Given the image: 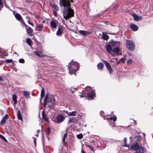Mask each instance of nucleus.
I'll return each mask as SVG.
<instances>
[{
  "mask_svg": "<svg viewBox=\"0 0 153 153\" xmlns=\"http://www.w3.org/2000/svg\"><path fill=\"white\" fill-rule=\"evenodd\" d=\"M70 1L73 2V0H59L60 6L63 8V14L64 18L66 19L74 16V11L70 7Z\"/></svg>",
  "mask_w": 153,
  "mask_h": 153,
  "instance_id": "f257e3e1",
  "label": "nucleus"
},
{
  "mask_svg": "<svg viewBox=\"0 0 153 153\" xmlns=\"http://www.w3.org/2000/svg\"><path fill=\"white\" fill-rule=\"evenodd\" d=\"M79 65L78 63L71 61L68 65L69 73L72 75L74 74L76 76L75 72L79 69Z\"/></svg>",
  "mask_w": 153,
  "mask_h": 153,
  "instance_id": "f03ea898",
  "label": "nucleus"
},
{
  "mask_svg": "<svg viewBox=\"0 0 153 153\" xmlns=\"http://www.w3.org/2000/svg\"><path fill=\"white\" fill-rule=\"evenodd\" d=\"M131 149L132 150L136 151L135 153H144L143 147L140 146L139 144L137 143H135L132 145Z\"/></svg>",
  "mask_w": 153,
  "mask_h": 153,
  "instance_id": "7ed1b4c3",
  "label": "nucleus"
},
{
  "mask_svg": "<svg viewBox=\"0 0 153 153\" xmlns=\"http://www.w3.org/2000/svg\"><path fill=\"white\" fill-rule=\"evenodd\" d=\"M48 108L49 109L53 108L54 105L55 104V99L54 96L52 95H50L49 96L48 99Z\"/></svg>",
  "mask_w": 153,
  "mask_h": 153,
  "instance_id": "20e7f679",
  "label": "nucleus"
},
{
  "mask_svg": "<svg viewBox=\"0 0 153 153\" xmlns=\"http://www.w3.org/2000/svg\"><path fill=\"white\" fill-rule=\"evenodd\" d=\"M126 46L130 51H133L135 49V45L133 42L130 40H126Z\"/></svg>",
  "mask_w": 153,
  "mask_h": 153,
  "instance_id": "39448f33",
  "label": "nucleus"
},
{
  "mask_svg": "<svg viewBox=\"0 0 153 153\" xmlns=\"http://www.w3.org/2000/svg\"><path fill=\"white\" fill-rule=\"evenodd\" d=\"M65 117L62 114H59L56 117V123H61L64 120Z\"/></svg>",
  "mask_w": 153,
  "mask_h": 153,
  "instance_id": "423d86ee",
  "label": "nucleus"
},
{
  "mask_svg": "<svg viewBox=\"0 0 153 153\" xmlns=\"http://www.w3.org/2000/svg\"><path fill=\"white\" fill-rule=\"evenodd\" d=\"M112 52L116 54L117 55H121L122 54L121 49L119 47H117L113 49Z\"/></svg>",
  "mask_w": 153,
  "mask_h": 153,
  "instance_id": "0eeeda50",
  "label": "nucleus"
},
{
  "mask_svg": "<svg viewBox=\"0 0 153 153\" xmlns=\"http://www.w3.org/2000/svg\"><path fill=\"white\" fill-rule=\"evenodd\" d=\"M117 118L114 115L113 117V116H111V117L110 118H107V120L108 121H109L110 120L111 121L112 120L113 122L111 123H110V125L112 127H115V125L114 124V122L116 121Z\"/></svg>",
  "mask_w": 153,
  "mask_h": 153,
  "instance_id": "6e6552de",
  "label": "nucleus"
},
{
  "mask_svg": "<svg viewBox=\"0 0 153 153\" xmlns=\"http://www.w3.org/2000/svg\"><path fill=\"white\" fill-rule=\"evenodd\" d=\"M95 90H91L88 94V99L91 100L94 99V97L95 96Z\"/></svg>",
  "mask_w": 153,
  "mask_h": 153,
  "instance_id": "1a4fd4ad",
  "label": "nucleus"
},
{
  "mask_svg": "<svg viewBox=\"0 0 153 153\" xmlns=\"http://www.w3.org/2000/svg\"><path fill=\"white\" fill-rule=\"evenodd\" d=\"M15 16L17 20L20 21L22 24L25 25L24 23L23 20L22 19L21 15L18 13H16L15 15Z\"/></svg>",
  "mask_w": 153,
  "mask_h": 153,
  "instance_id": "9d476101",
  "label": "nucleus"
},
{
  "mask_svg": "<svg viewBox=\"0 0 153 153\" xmlns=\"http://www.w3.org/2000/svg\"><path fill=\"white\" fill-rule=\"evenodd\" d=\"M109 43H111L113 46L119 47L120 45V42L118 41H114L112 39H111Z\"/></svg>",
  "mask_w": 153,
  "mask_h": 153,
  "instance_id": "9b49d317",
  "label": "nucleus"
},
{
  "mask_svg": "<svg viewBox=\"0 0 153 153\" xmlns=\"http://www.w3.org/2000/svg\"><path fill=\"white\" fill-rule=\"evenodd\" d=\"M106 67L109 74H111L113 72L112 69L110 64L106 61Z\"/></svg>",
  "mask_w": 153,
  "mask_h": 153,
  "instance_id": "f8f14e48",
  "label": "nucleus"
},
{
  "mask_svg": "<svg viewBox=\"0 0 153 153\" xmlns=\"http://www.w3.org/2000/svg\"><path fill=\"white\" fill-rule=\"evenodd\" d=\"M26 28V30L27 33L31 35L32 33V29L30 27L25 25H24Z\"/></svg>",
  "mask_w": 153,
  "mask_h": 153,
  "instance_id": "ddd939ff",
  "label": "nucleus"
},
{
  "mask_svg": "<svg viewBox=\"0 0 153 153\" xmlns=\"http://www.w3.org/2000/svg\"><path fill=\"white\" fill-rule=\"evenodd\" d=\"M106 49L107 51L109 54H112L113 49H112V47L111 45L109 44H107L106 46Z\"/></svg>",
  "mask_w": 153,
  "mask_h": 153,
  "instance_id": "4468645a",
  "label": "nucleus"
},
{
  "mask_svg": "<svg viewBox=\"0 0 153 153\" xmlns=\"http://www.w3.org/2000/svg\"><path fill=\"white\" fill-rule=\"evenodd\" d=\"M8 118V116L7 114H6L5 116L3 118L1 122V124L3 125L5 124Z\"/></svg>",
  "mask_w": 153,
  "mask_h": 153,
  "instance_id": "2eb2a0df",
  "label": "nucleus"
},
{
  "mask_svg": "<svg viewBox=\"0 0 153 153\" xmlns=\"http://www.w3.org/2000/svg\"><path fill=\"white\" fill-rule=\"evenodd\" d=\"M132 16L134 17V19L136 21H139L140 19H142V17L141 16H139L135 13L133 14Z\"/></svg>",
  "mask_w": 153,
  "mask_h": 153,
  "instance_id": "dca6fc26",
  "label": "nucleus"
},
{
  "mask_svg": "<svg viewBox=\"0 0 153 153\" xmlns=\"http://www.w3.org/2000/svg\"><path fill=\"white\" fill-rule=\"evenodd\" d=\"M130 28L133 31H136L138 29V27L133 23H132L130 25Z\"/></svg>",
  "mask_w": 153,
  "mask_h": 153,
  "instance_id": "f3484780",
  "label": "nucleus"
},
{
  "mask_svg": "<svg viewBox=\"0 0 153 153\" xmlns=\"http://www.w3.org/2000/svg\"><path fill=\"white\" fill-rule=\"evenodd\" d=\"M63 31V29L61 26H59L58 29V30L56 33V35L58 36H60L62 34Z\"/></svg>",
  "mask_w": 153,
  "mask_h": 153,
  "instance_id": "a211bd4d",
  "label": "nucleus"
},
{
  "mask_svg": "<svg viewBox=\"0 0 153 153\" xmlns=\"http://www.w3.org/2000/svg\"><path fill=\"white\" fill-rule=\"evenodd\" d=\"M79 32L80 34L84 36H85L91 33L88 31L82 30H79Z\"/></svg>",
  "mask_w": 153,
  "mask_h": 153,
  "instance_id": "6ab92c4d",
  "label": "nucleus"
},
{
  "mask_svg": "<svg viewBox=\"0 0 153 153\" xmlns=\"http://www.w3.org/2000/svg\"><path fill=\"white\" fill-rule=\"evenodd\" d=\"M50 26L51 27V29L53 30L56 27V22L52 21L50 22Z\"/></svg>",
  "mask_w": 153,
  "mask_h": 153,
  "instance_id": "aec40b11",
  "label": "nucleus"
},
{
  "mask_svg": "<svg viewBox=\"0 0 153 153\" xmlns=\"http://www.w3.org/2000/svg\"><path fill=\"white\" fill-rule=\"evenodd\" d=\"M48 93H47L44 98V107H45L47 105V103L48 100Z\"/></svg>",
  "mask_w": 153,
  "mask_h": 153,
  "instance_id": "412c9836",
  "label": "nucleus"
},
{
  "mask_svg": "<svg viewBox=\"0 0 153 153\" xmlns=\"http://www.w3.org/2000/svg\"><path fill=\"white\" fill-rule=\"evenodd\" d=\"M43 25L42 24L37 25L36 29L38 31H41L42 30Z\"/></svg>",
  "mask_w": 153,
  "mask_h": 153,
  "instance_id": "4be33fe9",
  "label": "nucleus"
},
{
  "mask_svg": "<svg viewBox=\"0 0 153 153\" xmlns=\"http://www.w3.org/2000/svg\"><path fill=\"white\" fill-rule=\"evenodd\" d=\"M17 115L18 118V119L19 120H20L21 121L22 120V116L21 113L20 111L19 110H18L17 112Z\"/></svg>",
  "mask_w": 153,
  "mask_h": 153,
  "instance_id": "5701e85b",
  "label": "nucleus"
},
{
  "mask_svg": "<svg viewBox=\"0 0 153 153\" xmlns=\"http://www.w3.org/2000/svg\"><path fill=\"white\" fill-rule=\"evenodd\" d=\"M42 117L43 119L46 122H48V120L46 116V114L45 113L44 111H43L42 112Z\"/></svg>",
  "mask_w": 153,
  "mask_h": 153,
  "instance_id": "b1692460",
  "label": "nucleus"
},
{
  "mask_svg": "<svg viewBox=\"0 0 153 153\" xmlns=\"http://www.w3.org/2000/svg\"><path fill=\"white\" fill-rule=\"evenodd\" d=\"M76 118L75 117H70L68 120V123H74L75 122Z\"/></svg>",
  "mask_w": 153,
  "mask_h": 153,
  "instance_id": "393cba45",
  "label": "nucleus"
},
{
  "mask_svg": "<svg viewBox=\"0 0 153 153\" xmlns=\"http://www.w3.org/2000/svg\"><path fill=\"white\" fill-rule=\"evenodd\" d=\"M67 133L65 134L63 136V137L62 138V144L63 145H65V138L67 137Z\"/></svg>",
  "mask_w": 153,
  "mask_h": 153,
  "instance_id": "a878e982",
  "label": "nucleus"
},
{
  "mask_svg": "<svg viewBox=\"0 0 153 153\" xmlns=\"http://www.w3.org/2000/svg\"><path fill=\"white\" fill-rule=\"evenodd\" d=\"M52 7L53 11H57L59 10L58 7L55 4H53Z\"/></svg>",
  "mask_w": 153,
  "mask_h": 153,
  "instance_id": "bb28decb",
  "label": "nucleus"
},
{
  "mask_svg": "<svg viewBox=\"0 0 153 153\" xmlns=\"http://www.w3.org/2000/svg\"><path fill=\"white\" fill-rule=\"evenodd\" d=\"M103 64L102 62L99 63L97 65V68L100 70L102 69L103 68Z\"/></svg>",
  "mask_w": 153,
  "mask_h": 153,
  "instance_id": "cd10ccee",
  "label": "nucleus"
},
{
  "mask_svg": "<svg viewBox=\"0 0 153 153\" xmlns=\"http://www.w3.org/2000/svg\"><path fill=\"white\" fill-rule=\"evenodd\" d=\"M13 100L14 102V104L16 105L17 104V97L16 95H12Z\"/></svg>",
  "mask_w": 153,
  "mask_h": 153,
  "instance_id": "c85d7f7f",
  "label": "nucleus"
},
{
  "mask_svg": "<svg viewBox=\"0 0 153 153\" xmlns=\"http://www.w3.org/2000/svg\"><path fill=\"white\" fill-rule=\"evenodd\" d=\"M34 53L39 56H43L42 53L39 51H35Z\"/></svg>",
  "mask_w": 153,
  "mask_h": 153,
  "instance_id": "c756f323",
  "label": "nucleus"
},
{
  "mask_svg": "<svg viewBox=\"0 0 153 153\" xmlns=\"http://www.w3.org/2000/svg\"><path fill=\"white\" fill-rule=\"evenodd\" d=\"M76 111H73L72 112H69L68 113V116H74L76 115Z\"/></svg>",
  "mask_w": 153,
  "mask_h": 153,
  "instance_id": "7c9ffc66",
  "label": "nucleus"
},
{
  "mask_svg": "<svg viewBox=\"0 0 153 153\" xmlns=\"http://www.w3.org/2000/svg\"><path fill=\"white\" fill-rule=\"evenodd\" d=\"M26 42L30 46L32 45V40L30 38H27L26 39Z\"/></svg>",
  "mask_w": 153,
  "mask_h": 153,
  "instance_id": "2f4dec72",
  "label": "nucleus"
},
{
  "mask_svg": "<svg viewBox=\"0 0 153 153\" xmlns=\"http://www.w3.org/2000/svg\"><path fill=\"white\" fill-rule=\"evenodd\" d=\"M24 93V96L26 98L29 97V93L28 92L26 91H23Z\"/></svg>",
  "mask_w": 153,
  "mask_h": 153,
  "instance_id": "473e14b6",
  "label": "nucleus"
},
{
  "mask_svg": "<svg viewBox=\"0 0 153 153\" xmlns=\"http://www.w3.org/2000/svg\"><path fill=\"white\" fill-rule=\"evenodd\" d=\"M77 137L79 139H81L83 138V135L82 133L76 135Z\"/></svg>",
  "mask_w": 153,
  "mask_h": 153,
  "instance_id": "72a5a7b5",
  "label": "nucleus"
},
{
  "mask_svg": "<svg viewBox=\"0 0 153 153\" xmlns=\"http://www.w3.org/2000/svg\"><path fill=\"white\" fill-rule=\"evenodd\" d=\"M45 94V91L43 88L42 89L41 91V98H42Z\"/></svg>",
  "mask_w": 153,
  "mask_h": 153,
  "instance_id": "f704fd0d",
  "label": "nucleus"
},
{
  "mask_svg": "<svg viewBox=\"0 0 153 153\" xmlns=\"http://www.w3.org/2000/svg\"><path fill=\"white\" fill-rule=\"evenodd\" d=\"M105 113L103 111H101L100 112V114L101 116L104 118V120H105Z\"/></svg>",
  "mask_w": 153,
  "mask_h": 153,
  "instance_id": "c9c22d12",
  "label": "nucleus"
},
{
  "mask_svg": "<svg viewBox=\"0 0 153 153\" xmlns=\"http://www.w3.org/2000/svg\"><path fill=\"white\" fill-rule=\"evenodd\" d=\"M0 137L3 140H4L5 142H7V140L5 139V137L4 136H3L1 134H0Z\"/></svg>",
  "mask_w": 153,
  "mask_h": 153,
  "instance_id": "e433bc0d",
  "label": "nucleus"
},
{
  "mask_svg": "<svg viewBox=\"0 0 153 153\" xmlns=\"http://www.w3.org/2000/svg\"><path fill=\"white\" fill-rule=\"evenodd\" d=\"M126 58L123 57L120 59V62H121L123 63H124L125 62Z\"/></svg>",
  "mask_w": 153,
  "mask_h": 153,
  "instance_id": "4c0bfd02",
  "label": "nucleus"
},
{
  "mask_svg": "<svg viewBox=\"0 0 153 153\" xmlns=\"http://www.w3.org/2000/svg\"><path fill=\"white\" fill-rule=\"evenodd\" d=\"M86 146L88 147L92 151H94V148L92 146L89 145H86Z\"/></svg>",
  "mask_w": 153,
  "mask_h": 153,
  "instance_id": "58836bf2",
  "label": "nucleus"
},
{
  "mask_svg": "<svg viewBox=\"0 0 153 153\" xmlns=\"http://www.w3.org/2000/svg\"><path fill=\"white\" fill-rule=\"evenodd\" d=\"M19 62L20 63H23L25 62V60L23 59H19Z\"/></svg>",
  "mask_w": 153,
  "mask_h": 153,
  "instance_id": "ea45409f",
  "label": "nucleus"
},
{
  "mask_svg": "<svg viewBox=\"0 0 153 153\" xmlns=\"http://www.w3.org/2000/svg\"><path fill=\"white\" fill-rule=\"evenodd\" d=\"M132 63V60L131 59H129L127 62V64L128 65H130Z\"/></svg>",
  "mask_w": 153,
  "mask_h": 153,
  "instance_id": "a19ab883",
  "label": "nucleus"
},
{
  "mask_svg": "<svg viewBox=\"0 0 153 153\" xmlns=\"http://www.w3.org/2000/svg\"><path fill=\"white\" fill-rule=\"evenodd\" d=\"M102 38L104 40H105V33L102 32Z\"/></svg>",
  "mask_w": 153,
  "mask_h": 153,
  "instance_id": "79ce46f5",
  "label": "nucleus"
},
{
  "mask_svg": "<svg viewBox=\"0 0 153 153\" xmlns=\"http://www.w3.org/2000/svg\"><path fill=\"white\" fill-rule=\"evenodd\" d=\"M13 61V60L11 59H8L6 60L5 62L7 63H11Z\"/></svg>",
  "mask_w": 153,
  "mask_h": 153,
  "instance_id": "37998d69",
  "label": "nucleus"
},
{
  "mask_svg": "<svg viewBox=\"0 0 153 153\" xmlns=\"http://www.w3.org/2000/svg\"><path fill=\"white\" fill-rule=\"evenodd\" d=\"M50 132V129L49 128H48L46 131V133L47 135L49 134Z\"/></svg>",
  "mask_w": 153,
  "mask_h": 153,
  "instance_id": "c03bdc74",
  "label": "nucleus"
},
{
  "mask_svg": "<svg viewBox=\"0 0 153 153\" xmlns=\"http://www.w3.org/2000/svg\"><path fill=\"white\" fill-rule=\"evenodd\" d=\"M27 22L29 24L31 25L33 27V26H34L33 24L30 22V20H28L27 21Z\"/></svg>",
  "mask_w": 153,
  "mask_h": 153,
  "instance_id": "a18cd8bd",
  "label": "nucleus"
},
{
  "mask_svg": "<svg viewBox=\"0 0 153 153\" xmlns=\"http://www.w3.org/2000/svg\"><path fill=\"white\" fill-rule=\"evenodd\" d=\"M3 5L1 0H0V7L3 8Z\"/></svg>",
  "mask_w": 153,
  "mask_h": 153,
  "instance_id": "49530a36",
  "label": "nucleus"
},
{
  "mask_svg": "<svg viewBox=\"0 0 153 153\" xmlns=\"http://www.w3.org/2000/svg\"><path fill=\"white\" fill-rule=\"evenodd\" d=\"M123 141H124V143H126L127 142V138L126 137H125L124 138Z\"/></svg>",
  "mask_w": 153,
  "mask_h": 153,
  "instance_id": "de8ad7c7",
  "label": "nucleus"
},
{
  "mask_svg": "<svg viewBox=\"0 0 153 153\" xmlns=\"http://www.w3.org/2000/svg\"><path fill=\"white\" fill-rule=\"evenodd\" d=\"M106 34H108V33H106V40H107L109 38V36Z\"/></svg>",
  "mask_w": 153,
  "mask_h": 153,
  "instance_id": "09e8293b",
  "label": "nucleus"
},
{
  "mask_svg": "<svg viewBox=\"0 0 153 153\" xmlns=\"http://www.w3.org/2000/svg\"><path fill=\"white\" fill-rule=\"evenodd\" d=\"M90 142L91 143H95V141L93 140H91L90 141Z\"/></svg>",
  "mask_w": 153,
  "mask_h": 153,
  "instance_id": "8fccbe9b",
  "label": "nucleus"
},
{
  "mask_svg": "<svg viewBox=\"0 0 153 153\" xmlns=\"http://www.w3.org/2000/svg\"><path fill=\"white\" fill-rule=\"evenodd\" d=\"M53 11V14L55 16H56V12H57V11Z\"/></svg>",
  "mask_w": 153,
  "mask_h": 153,
  "instance_id": "3c124183",
  "label": "nucleus"
},
{
  "mask_svg": "<svg viewBox=\"0 0 153 153\" xmlns=\"http://www.w3.org/2000/svg\"><path fill=\"white\" fill-rule=\"evenodd\" d=\"M64 112H65V113L67 114V115H68V111H65V110H64Z\"/></svg>",
  "mask_w": 153,
  "mask_h": 153,
  "instance_id": "603ef678",
  "label": "nucleus"
},
{
  "mask_svg": "<svg viewBox=\"0 0 153 153\" xmlns=\"http://www.w3.org/2000/svg\"><path fill=\"white\" fill-rule=\"evenodd\" d=\"M123 147H128V148H129V146H128V145L127 144H126L125 145H124L123 146Z\"/></svg>",
  "mask_w": 153,
  "mask_h": 153,
  "instance_id": "864d4df0",
  "label": "nucleus"
},
{
  "mask_svg": "<svg viewBox=\"0 0 153 153\" xmlns=\"http://www.w3.org/2000/svg\"><path fill=\"white\" fill-rule=\"evenodd\" d=\"M3 78L2 77L0 76V80L3 81Z\"/></svg>",
  "mask_w": 153,
  "mask_h": 153,
  "instance_id": "5fc2aeb1",
  "label": "nucleus"
},
{
  "mask_svg": "<svg viewBox=\"0 0 153 153\" xmlns=\"http://www.w3.org/2000/svg\"><path fill=\"white\" fill-rule=\"evenodd\" d=\"M69 89V91H71V92H72V93H74V91H73L72 89Z\"/></svg>",
  "mask_w": 153,
  "mask_h": 153,
  "instance_id": "6e6d98bb",
  "label": "nucleus"
},
{
  "mask_svg": "<svg viewBox=\"0 0 153 153\" xmlns=\"http://www.w3.org/2000/svg\"><path fill=\"white\" fill-rule=\"evenodd\" d=\"M139 137V136L137 135V136H134V137L135 138H138Z\"/></svg>",
  "mask_w": 153,
  "mask_h": 153,
  "instance_id": "4d7b16f0",
  "label": "nucleus"
},
{
  "mask_svg": "<svg viewBox=\"0 0 153 153\" xmlns=\"http://www.w3.org/2000/svg\"><path fill=\"white\" fill-rule=\"evenodd\" d=\"M120 60H119V61L117 62V64H119L120 63Z\"/></svg>",
  "mask_w": 153,
  "mask_h": 153,
  "instance_id": "13d9d810",
  "label": "nucleus"
},
{
  "mask_svg": "<svg viewBox=\"0 0 153 153\" xmlns=\"http://www.w3.org/2000/svg\"><path fill=\"white\" fill-rule=\"evenodd\" d=\"M81 153H85V152L82 150L81 151Z\"/></svg>",
  "mask_w": 153,
  "mask_h": 153,
  "instance_id": "bf43d9fd",
  "label": "nucleus"
},
{
  "mask_svg": "<svg viewBox=\"0 0 153 153\" xmlns=\"http://www.w3.org/2000/svg\"><path fill=\"white\" fill-rule=\"evenodd\" d=\"M36 131L37 133H39L40 131V130H37Z\"/></svg>",
  "mask_w": 153,
  "mask_h": 153,
  "instance_id": "052dcab7",
  "label": "nucleus"
},
{
  "mask_svg": "<svg viewBox=\"0 0 153 153\" xmlns=\"http://www.w3.org/2000/svg\"><path fill=\"white\" fill-rule=\"evenodd\" d=\"M110 34H113L114 35H115L116 34H114V33H110Z\"/></svg>",
  "mask_w": 153,
  "mask_h": 153,
  "instance_id": "680f3d73",
  "label": "nucleus"
},
{
  "mask_svg": "<svg viewBox=\"0 0 153 153\" xmlns=\"http://www.w3.org/2000/svg\"><path fill=\"white\" fill-rule=\"evenodd\" d=\"M13 54H17L18 55V54H17V53L16 52L14 53Z\"/></svg>",
  "mask_w": 153,
  "mask_h": 153,
  "instance_id": "e2e57ef3",
  "label": "nucleus"
},
{
  "mask_svg": "<svg viewBox=\"0 0 153 153\" xmlns=\"http://www.w3.org/2000/svg\"><path fill=\"white\" fill-rule=\"evenodd\" d=\"M108 22H106V23H105L106 25H108Z\"/></svg>",
  "mask_w": 153,
  "mask_h": 153,
  "instance_id": "0e129e2a",
  "label": "nucleus"
},
{
  "mask_svg": "<svg viewBox=\"0 0 153 153\" xmlns=\"http://www.w3.org/2000/svg\"><path fill=\"white\" fill-rule=\"evenodd\" d=\"M35 140H34V143H35V140H36V138H35Z\"/></svg>",
  "mask_w": 153,
  "mask_h": 153,
  "instance_id": "69168bd1",
  "label": "nucleus"
},
{
  "mask_svg": "<svg viewBox=\"0 0 153 153\" xmlns=\"http://www.w3.org/2000/svg\"><path fill=\"white\" fill-rule=\"evenodd\" d=\"M80 97H83L81 95H80Z\"/></svg>",
  "mask_w": 153,
  "mask_h": 153,
  "instance_id": "338daca9",
  "label": "nucleus"
},
{
  "mask_svg": "<svg viewBox=\"0 0 153 153\" xmlns=\"http://www.w3.org/2000/svg\"><path fill=\"white\" fill-rule=\"evenodd\" d=\"M74 89H75L76 90V89H76V88H75Z\"/></svg>",
  "mask_w": 153,
  "mask_h": 153,
  "instance_id": "774afa93",
  "label": "nucleus"
}]
</instances>
